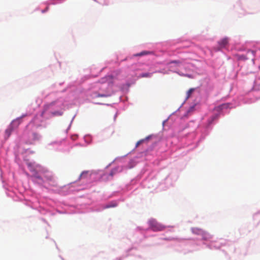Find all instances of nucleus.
Here are the masks:
<instances>
[{"mask_svg": "<svg viewBox=\"0 0 260 260\" xmlns=\"http://www.w3.org/2000/svg\"><path fill=\"white\" fill-rule=\"evenodd\" d=\"M150 52H148V51H142L139 53H138L136 55H135V56H143V55H147L148 54H149Z\"/></svg>", "mask_w": 260, "mask_h": 260, "instance_id": "10", "label": "nucleus"}, {"mask_svg": "<svg viewBox=\"0 0 260 260\" xmlns=\"http://www.w3.org/2000/svg\"><path fill=\"white\" fill-rule=\"evenodd\" d=\"M45 178L47 180L50 181L54 182V179L53 176L51 174H48L45 176Z\"/></svg>", "mask_w": 260, "mask_h": 260, "instance_id": "9", "label": "nucleus"}, {"mask_svg": "<svg viewBox=\"0 0 260 260\" xmlns=\"http://www.w3.org/2000/svg\"><path fill=\"white\" fill-rule=\"evenodd\" d=\"M88 171H84V172H83L80 174V179H82V178H86V177L88 176Z\"/></svg>", "mask_w": 260, "mask_h": 260, "instance_id": "13", "label": "nucleus"}, {"mask_svg": "<svg viewBox=\"0 0 260 260\" xmlns=\"http://www.w3.org/2000/svg\"><path fill=\"white\" fill-rule=\"evenodd\" d=\"M107 95L106 94H98L97 95H96V97H106Z\"/></svg>", "mask_w": 260, "mask_h": 260, "instance_id": "16", "label": "nucleus"}, {"mask_svg": "<svg viewBox=\"0 0 260 260\" xmlns=\"http://www.w3.org/2000/svg\"><path fill=\"white\" fill-rule=\"evenodd\" d=\"M20 119H17L13 121L12 123L9 125V126L8 127L7 129L5 131V138L6 139H8L10 135H11V133L12 131L14 129V126L16 125V126H18V125L20 124Z\"/></svg>", "mask_w": 260, "mask_h": 260, "instance_id": "2", "label": "nucleus"}, {"mask_svg": "<svg viewBox=\"0 0 260 260\" xmlns=\"http://www.w3.org/2000/svg\"><path fill=\"white\" fill-rule=\"evenodd\" d=\"M52 104L45 105L44 110L41 113V116L46 118H49L52 116H61L62 112L59 111H52Z\"/></svg>", "mask_w": 260, "mask_h": 260, "instance_id": "1", "label": "nucleus"}, {"mask_svg": "<svg viewBox=\"0 0 260 260\" xmlns=\"http://www.w3.org/2000/svg\"><path fill=\"white\" fill-rule=\"evenodd\" d=\"M151 137L150 136H148L145 139H142V140H139V141H138L136 143V147H138L141 144H142V143H143L146 140H148L150 139V138Z\"/></svg>", "mask_w": 260, "mask_h": 260, "instance_id": "7", "label": "nucleus"}, {"mask_svg": "<svg viewBox=\"0 0 260 260\" xmlns=\"http://www.w3.org/2000/svg\"><path fill=\"white\" fill-rule=\"evenodd\" d=\"M40 138V136L37 133H34L32 134V139L35 141L39 140Z\"/></svg>", "mask_w": 260, "mask_h": 260, "instance_id": "8", "label": "nucleus"}, {"mask_svg": "<svg viewBox=\"0 0 260 260\" xmlns=\"http://www.w3.org/2000/svg\"><path fill=\"white\" fill-rule=\"evenodd\" d=\"M36 177L37 178H38V179H41V177H40V176H36Z\"/></svg>", "mask_w": 260, "mask_h": 260, "instance_id": "17", "label": "nucleus"}, {"mask_svg": "<svg viewBox=\"0 0 260 260\" xmlns=\"http://www.w3.org/2000/svg\"><path fill=\"white\" fill-rule=\"evenodd\" d=\"M112 80V77L110 76H106L104 78L102 79L101 82L102 83L106 82H110V81Z\"/></svg>", "mask_w": 260, "mask_h": 260, "instance_id": "6", "label": "nucleus"}, {"mask_svg": "<svg viewBox=\"0 0 260 260\" xmlns=\"http://www.w3.org/2000/svg\"><path fill=\"white\" fill-rule=\"evenodd\" d=\"M194 88H190L187 91V93H186V94H187L186 98L187 99H188L190 96L191 94L194 91Z\"/></svg>", "mask_w": 260, "mask_h": 260, "instance_id": "12", "label": "nucleus"}, {"mask_svg": "<svg viewBox=\"0 0 260 260\" xmlns=\"http://www.w3.org/2000/svg\"><path fill=\"white\" fill-rule=\"evenodd\" d=\"M151 228L153 231H161L165 229V226L155 221L151 222Z\"/></svg>", "mask_w": 260, "mask_h": 260, "instance_id": "3", "label": "nucleus"}, {"mask_svg": "<svg viewBox=\"0 0 260 260\" xmlns=\"http://www.w3.org/2000/svg\"><path fill=\"white\" fill-rule=\"evenodd\" d=\"M116 206V204L110 203V204H108L107 207V208H110V207H115Z\"/></svg>", "mask_w": 260, "mask_h": 260, "instance_id": "15", "label": "nucleus"}, {"mask_svg": "<svg viewBox=\"0 0 260 260\" xmlns=\"http://www.w3.org/2000/svg\"><path fill=\"white\" fill-rule=\"evenodd\" d=\"M228 43V39L227 38L222 39L218 42V44L220 48H223L226 46Z\"/></svg>", "mask_w": 260, "mask_h": 260, "instance_id": "4", "label": "nucleus"}, {"mask_svg": "<svg viewBox=\"0 0 260 260\" xmlns=\"http://www.w3.org/2000/svg\"><path fill=\"white\" fill-rule=\"evenodd\" d=\"M151 75V73H144L142 74L141 76L142 77H149Z\"/></svg>", "mask_w": 260, "mask_h": 260, "instance_id": "14", "label": "nucleus"}, {"mask_svg": "<svg viewBox=\"0 0 260 260\" xmlns=\"http://www.w3.org/2000/svg\"><path fill=\"white\" fill-rule=\"evenodd\" d=\"M230 104L229 103H225L223 104L216 108L217 111L221 110L224 109H227L229 107Z\"/></svg>", "mask_w": 260, "mask_h": 260, "instance_id": "5", "label": "nucleus"}, {"mask_svg": "<svg viewBox=\"0 0 260 260\" xmlns=\"http://www.w3.org/2000/svg\"><path fill=\"white\" fill-rule=\"evenodd\" d=\"M182 62V61L180 60H174L168 62V64L175 63L177 66H179Z\"/></svg>", "mask_w": 260, "mask_h": 260, "instance_id": "11", "label": "nucleus"}]
</instances>
